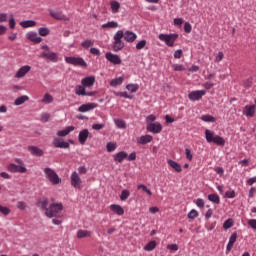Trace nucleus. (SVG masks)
Masks as SVG:
<instances>
[{
  "label": "nucleus",
  "mask_w": 256,
  "mask_h": 256,
  "mask_svg": "<svg viewBox=\"0 0 256 256\" xmlns=\"http://www.w3.org/2000/svg\"><path fill=\"white\" fill-rule=\"evenodd\" d=\"M31 71V66L25 65L22 66L14 75L15 79H23Z\"/></svg>",
  "instance_id": "4468645a"
},
{
  "label": "nucleus",
  "mask_w": 256,
  "mask_h": 256,
  "mask_svg": "<svg viewBox=\"0 0 256 256\" xmlns=\"http://www.w3.org/2000/svg\"><path fill=\"white\" fill-rule=\"evenodd\" d=\"M158 39L165 43L167 47H174L175 42L177 41V39H179V34H159Z\"/></svg>",
  "instance_id": "39448f33"
},
{
  "label": "nucleus",
  "mask_w": 256,
  "mask_h": 256,
  "mask_svg": "<svg viewBox=\"0 0 256 256\" xmlns=\"http://www.w3.org/2000/svg\"><path fill=\"white\" fill-rule=\"evenodd\" d=\"M155 247H157V242L152 240L144 246V251H153Z\"/></svg>",
  "instance_id": "e433bc0d"
},
{
  "label": "nucleus",
  "mask_w": 256,
  "mask_h": 256,
  "mask_svg": "<svg viewBox=\"0 0 256 256\" xmlns=\"http://www.w3.org/2000/svg\"><path fill=\"white\" fill-rule=\"evenodd\" d=\"M113 159L116 163H123L127 159V152L120 151L113 156Z\"/></svg>",
  "instance_id": "5701e85b"
},
{
  "label": "nucleus",
  "mask_w": 256,
  "mask_h": 256,
  "mask_svg": "<svg viewBox=\"0 0 256 256\" xmlns=\"http://www.w3.org/2000/svg\"><path fill=\"white\" fill-rule=\"evenodd\" d=\"M122 39H124L126 43H135V41H137V35L134 32L127 30L123 32Z\"/></svg>",
  "instance_id": "ddd939ff"
},
{
  "label": "nucleus",
  "mask_w": 256,
  "mask_h": 256,
  "mask_svg": "<svg viewBox=\"0 0 256 256\" xmlns=\"http://www.w3.org/2000/svg\"><path fill=\"white\" fill-rule=\"evenodd\" d=\"M243 115H245V117H255V105L245 106Z\"/></svg>",
  "instance_id": "4be33fe9"
},
{
  "label": "nucleus",
  "mask_w": 256,
  "mask_h": 256,
  "mask_svg": "<svg viewBox=\"0 0 256 256\" xmlns=\"http://www.w3.org/2000/svg\"><path fill=\"white\" fill-rule=\"evenodd\" d=\"M183 57V50L178 49L174 52V59H181Z\"/></svg>",
  "instance_id": "052dcab7"
},
{
  "label": "nucleus",
  "mask_w": 256,
  "mask_h": 256,
  "mask_svg": "<svg viewBox=\"0 0 256 256\" xmlns=\"http://www.w3.org/2000/svg\"><path fill=\"white\" fill-rule=\"evenodd\" d=\"M110 210L115 213L116 215H124L125 214V210L121 207V205H117V204H111L110 205Z\"/></svg>",
  "instance_id": "393cba45"
},
{
  "label": "nucleus",
  "mask_w": 256,
  "mask_h": 256,
  "mask_svg": "<svg viewBox=\"0 0 256 256\" xmlns=\"http://www.w3.org/2000/svg\"><path fill=\"white\" fill-rule=\"evenodd\" d=\"M86 237H91V232L89 230H78L77 231V238L78 239H85Z\"/></svg>",
  "instance_id": "7c9ffc66"
},
{
  "label": "nucleus",
  "mask_w": 256,
  "mask_h": 256,
  "mask_svg": "<svg viewBox=\"0 0 256 256\" xmlns=\"http://www.w3.org/2000/svg\"><path fill=\"white\" fill-rule=\"evenodd\" d=\"M81 85L86 89H91L95 85V76H88L81 80Z\"/></svg>",
  "instance_id": "dca6fc26"
},
{
  "label": "nucleus",
  "mask_w": 256,
  "mask_h": 256,
  "mask_svg": "<svg viewBox=\"0 0 256 256\" xmlns=\"http://www.w3.org/2000/svg\"><path fill=\"white\" fill-rule=\"evenodd\" d=\"M236 242H237V233H233V234L229 237V241H228V244H227V246H226V250L232 251L233 245H235Z\"/></svg>",
  "instance_id": "cd10ccee"
},
{
  "label": "nucleus",
  "mask_w": 256,
  "mask_h": 256,
  "mask_svg": "<svg viewBox=\"0 0 256 256\" xmlns=\"http://www.w3.org/2000/svg\"><path fill=\"white\" fill-rule=\"evenodd\" d=\"M197 217H199V212H197V210H195V209H192L188 213V219H197Z\"/></svg>",
  "instance_id": "864d4df0"
},
{
  "label": "nucleus",
  "mask_w": 256,
  "mask_h": 256,
  "mask_svg": "<svg viewBox=\"0 0 256 256\" xmlns=\"http://www.w3.org/2000/svg\"><path fill=\"white\" fill-rule=\"evenodd\" d=\"M65 61L68 63V65H73L74 67L87 68V62L81 57H65Z\"/></svg>",
  "instance_id": "423d86ee"
},
{
  "label": "nucleus",
  "mask_w": 256,
  "mask_h": 256,
  "mask_svg": "<svg viewBox=\"0 0 256 256\" xmlns=\"http://www.w3.org/2000/svg\"><path fill=\"white\" fill-rule=\"evenodd\" d=\"M201 120L204 121L205 123H215L216 121L215 117L211 115H202Z\"/></svg>",
  "instance_id": "c03bdc74"
},
{
  "label": "nucleus",
  "mask_w": 256,
  "mask_h": 256,
  "mask_svg": "<svg viewBox=\"0 0 256 256\" xmlns=\"http://www.w3.org/2000/svg\"><path fill=\"white\" fill-rule=\"evenodd\" d=\"M44 175L46 179L49 180L51 185H59L61 183V178L53 168H49V167L44 168Z\"/></svg>",
  "instance_id": "7ed1b4c3"
},
{
  "label": "nucleus",
  "mask_w": 256,
  "mask_h": 256,
  "mask_svg": "<svg viewBox=\"0 0 256 256\" xmlns=\"http://www.w3.org/2000/svg\"><path fill=\"white\" fill-rule=\"evenodd\" d=\"M87 91L85 90L83 85H77L75 88V93L80 96H85V93Z\"/></svg>",
  "instance_id": "a18cd8bd"
},
{
  "label": "nucleus",
  "mask_w": 256,
  "mask_h": 256,
  "mask_svg": "<svg viewBox=\"0 0 256 256\" xmlns=\"http://www.w3.org/2000/svg\"><path fill=\"white\" fill-rule=\"evenodd\" d=\"M71 131H75V126H67L64 130L57 132L58 137H67Z\"/></svg>",
  "instance_id": "bb28decb"
},
{
  "label": "nucleus",
  "mask_w": 256,
  "mask_h": 256,
  "mask_svg": "<svg viewBox=\"0 0 256 256\" xmlns=\"http://www.w3.org/2000/svg\"><path fill=\"white\" fill-rule=\"evenodd\" d=\"M114 123L118 129H126L127 128V123H125L124 120L122 119H114Z\"/></svg>",
  "instance_id": "4c0bfd02"
},
{
  "label": "nucleus",
  "mask_w": 256,
  "mask_h": 256,
  "mask_svg": "<svg viewBox=\"0 0 256 256\" xmlns=\"http://www.w3.org/2000/svg\"><path fill=\"white\" fill-rule=\"evenodd\" d=\"M17 208L20 209V211H25V209H27V204L23 201H19L17 203Z\"/></svg>",
  "instance_id": "5fc2aeb1"
},
{
  "label": "nucleus",
  "mask_w": 256,
  "mask_h": 256,
  "mask_svg": "<svg viewBox=\"0 0 256 256\" xmlns=\"http://www.w3.org/2000/svg\"><path fill=\"white\" fill-rule=\"evenodd\" d=\"M20 25L24 29H29V27H35L37 22L35 20H24L20 22Z\"/></svg>",
  "instance_id": "c85d7f7f"
},
{
  "label": "nucleus",
  "mask_w": 256,
  "mask_h": 256,
  "mask_svg": "<svg viewBox=\"0 0 256 256\" xmlns=\"http://www.w3.org/2000/svg\"><path fill=\"white\" fill-rule=\"evenodd\" d=\"M53 146L57 149H69V142H65L61 138L55 137L52 142Z\"/></svg>",
  "instance_id": "f8f14e48"
},
{
  "label": "nucleus",
  "mask_w": 256,
  "mask_h": 256,
  "mask_svg": "<svg viewBox=\"0 0 256 256\" xmlns=\"http://www.w3.org/2000/svg\"><path fill=\"white\" fill-rule=\"evenodd\" d=\"M105 57H106L107 61L112 63V65H121V57H119V55L113 54L111 52H107L105 54Z\"/></svg>",
  "instance_id": "9b49d317"
},
{
  "label": "nucleus",
  "mask_w": 256,
  "mask_h": 256,
  "mask_svg": "<svg viewBox=\"0 0 256 256\" xmlns=\"http://www.w3.org/2000/svg\"><path fill=\"white\" fill-rule=\"evenodd\" d=\"M27 39H29V41H32L33 43H41V41H43V38H41L37 32H28L26 34Z\"/></svg>",
  "instance_id": "412c9836"
},
{
  "label": "nucleus",
  "mask_w": 256,
  "mask_h": 256,
  "mask_svg": "<svg viewBox=\"0 0 256 256\" xmlns=\"http://www.w3.org/2000/svg\"><path fill=\"white\" fill-rule=\"evenodd\" d=\"M167 163L170 167H172V169H175L177 171V173H181V164H179L171 159L168 160Z\"/></svg>",
  "instance_id": "72a5a7b5"
},
{
  "label": "nucleus",
  "mask_w": 256,
  "mask_h": 256,
  "mask_svg": "<svg viewBox=\"0 0 256 256\" xmlns=\"http://www.w3.org/2000/svg\"><path fill=\"white\" fill-rule=\"evenodd\" d=\"M191 30H192L191 23L185 22V24H184V31H185V33H190Z\"/></svg>",
  "instance_id": "69168bd1"
},
{
  "label": "nucleus",
  "mask_w": 256,
  "mask_h": 256,
  "mask_svg": "<svg viewBox=\"0 0 256 256\" xmlns=\"http://www.w3.org/2000/svg\"><path fill=\"white\" fill-rule=\"evenodd\" d=\"M231 227H233V219H228L223 223V229L227 230V229H231Z\"/></svg>",
  "instance_id": "603ef678"
},
{
  "label": "nucleus",
  "mask_w": 256,
  "mask_h": 256,
  "mask_svg": "<svg viewBox=\"0 0 256 256\" xmlns=\"http://www.w3.org/2000/svg\"><path fill=\"white\" fill-rule=\"evenodd\" d=\"M208 200L211 201V203H215L216 205H219V203H221V198L217 194H209Z\"/></svg>",
  "instance_id": "f704fd0d"
},
{
  "label": "nucleus",
  "mask_w": 256,
  "mask_h": 256,
  "mask_svg": "<svg viewBox=\"0 0 256 256\" xmlns=\"http://www.w3.org/2000/svg\"><path fill=\"white\" fill-rule=\"evenodd\" d=\"M225 57V54L223 52H218V55L215 58V63H221Z\"/></svg>",
  "instance_id": "6e6d98bb"
},
{
  "label": "nucleus",
  "mask_w": 256,
  "mask_h": 256,
  "mask_svg": "<svg viewBox=\"0 0 256 256\" xmlns=\"http://www.w3.org/2000/svg\"><path fill=\"white\" fill-rule=\"evenodd\" d=\"M95 45V40L86 39L81 43V47L84 49H89V47H93Z\"/></svg>",
  "instance_id": "c9c22d12"
},
{
  "label": "nucleus",
  "mask_w": 256,
  "mask_h": 256,
  "mask_svg": "<svg viewBox=\"0 0 256 256\" xmlns=\"http://www.w3.org/2000/svg\"><path fill=\"white\" fill-rule=\"evenodd\" d=\"M147 45V40H140L137 44H136V49L137 51H141V49H145Z\"/></svg>",
  "instance_id": "8fccbe9b"
},
{
  "label": "nucleus",
  "mask_w": 256,
  "mask_h": 256,
  "mask_svg": "<svg viewBox=\"0 0 256 256\" xmlns=\"http://www.w3.org/2000/svg\"><path fill=\"white\" fill-rule=\"evenodd\" d=\"M7 170L10 173H27V167H25V164L16 165L12 163L7 166Z\"/></svg>",
  "instance_id": "1a4fd4ad"
},
{
  "label": "nucleus",
  "mask_w": 256,
  "mask_h": 256,
  "mask_svg": "<svg viewBox=\"0 0 256 256\" xmlns=\"http://www.w3.org/2000/svg\"><path fill=\"white\" fill-rule=\"evenodd\" d=\"M196 205H197V207H199L200 209H202V207H205V201H204L203 199H201V198H198V199L196 200Z\"/></svg>",
  "instance_id": "0e129e2a"
},
{
  "label": "nucleus",
  "mask_w": 256,
  "mask_h": 256,
  "mask_svg": "<svg viewBox=\"0 0 256 256\" xmlns=\"http://www.w3.org/2000/svg\"><path fill=\"white\" fill-rule=\"evenodd\" d=\"M42 103H44V105L53 103V96L49 93H46L42 99Z\"/></svg>",
  "instance_id": "58836bf2"
},
{
  "label": "nucleus",
  "mask_w": 256,
  "mask_h": 256,
  "mask_svg": "<svg viewBox=\"0 0 256 256\" xmlns=\"http://www.w3.org/2000/svg\"><path fill=\"white\" fill-rule=\"evenodd\" d=\"M26 101H29V96L23 95L15 99L14 105H16V107H19V105H23V103H25Z\"/></svg>",
  "instance_id": "c756f323"
},
{
  "label": "nucleus",
  "mask_w": 256,
  "mask_h": 256,
  "mask_svg": "<svg viewBox=\"0 0 256 256\" xmlns=\"http://www.w3.org/2000/svg\"><path fill=\"white\" fill-rule=\"evenodd\" d=\"M205 139L207 143H214V145H218L220 147L225 146V138L219 135H216L215 132L209 129L205 130Z\"/></svg>",
  "instance_id": "f257e3e1"
},
{
  "label": "nucleus",
  "mask_w": 256,
  "mask_h": 256,
  "mask_svg": "<svg viewBox=\"0 0 256 256\" xmlns=\"http://www.w3.org/2000/svg\"><path fill=\"white\" fill-rule=\"evenodd\" d=\"M40 57L42 59H48V61H52V63H57L59 56L55 52H43Z\"/></svg>",
  "instance_id": "f3484780"
},
{
  "label": "nucleus",
  "mask_w": 256,
  "mask_h": 256,
  "mask_svg": "<svg viewBox=\"0 0 256 256\" xmlns=\"http://www.w3.org/2000/svg\"><path fill=\"white\" fill-rule=\"evenodd\" d=\"M38 33L39 35H41V37H47V35H49L50 33V30L47 27H40L38 29Z\"/></svg>",
  "instance_id": "de8ad7c7"
},
{
  "label": "nucleus",
  "mask_w": 256,
  "mask_h": 256,
  "mask_svg": "<svg viewBox=\"0 0 256 256\" xmlns=\"http://www.w3.org/2000/svg\"><path fill=\"white\" fill-rule=\"evenodd\" d=\"M167 249H169V251H179V245H177V244H169L167 246Z\"/></svg>",
  "instance_id": "680f3d73"
},
{
  "label": "nucleus",
  "mask_w": 256,
  "mask_h": 256,
  "mask_svg": "<svg viewBox=\"0 0 256 256\" xmlns=\"http://www.w3.org/2000/svg\"><path fill=\"white\" fill-rule=\"evenodd\" d=\"M105 128V124H93L92 125V129H94V131H101V129Z\"/></svg>",
  "instance_id": "bf43d9fd"
},
{
  "label": "nucleus",
  "mask_w": 256,
  "mask_h": 256,
  "mask_svg": "<svg viewBox=\"0 0 256 256\" xmlns=\"http://www.w3.org/2000/svg\"><path fill=\"white\" fill-rule=\"evenodd\" d=\"M126 89L130 93H137L139 91V84H128L126 85Z\"/></svg>",
  "instance_id": "ea45409f"
},
{
  "label": "nucleus",
  "mask_w": 256,
  "mask_h": 256,
  "mask_svg": "<svg viewBox=\"0 0 256 256\" xmlns=\"http://www.w3.org/2000/svg\"><path fill=\"white\" fill-rule=\"evenodd\" d=\"M207 92L205 90H195L188 94V99L190 101H199L205 96Z\"/></svg>",
  "instance_id": "9d476101"
},
{
  "label": "nucleus",
  "mask_w": 256,
  "mask_h": 256,
  "mask_svg": "<svg viewBox=\"0 0 256 256\" xmlns=\"http://www.w3.org/2000/svg\"><path fill=\"white\" fill-rule=\"evenodd\" d=\"M126 159H128L129 161H135V159H137V153L132 152L129 155L127 154Z\"/></svg>",
  "instance_id": "e2e57ef3"
},
{
  "label": "nucleus",
  "mask_w": 256,
  "mask_h": 256,
  "mask_svg": "<svg viewBox=\"0 0 256 256\" xmlns=\"http://www.w3.org/2000/svg\"><path fill=\"white\" fill-rule=\"evenodd\" d=\"M115 149H117V143L108 142L106 144V150H107L108 153H113V151H115Z\"/></svg>",
  "instance_id": "79ce46f5"
},
{
  "label": "nucleus",
  "mask_w": 256,
  "mask_h": 256,
  "mask_svg": "<svg viewBox=\"0 0 256 256\" xmlns=\"http://www.w3.org/2000/svg\"><path fill=\"white\" fill-rule=\"evenodd\" d=\"M49 14L53 17V19H57L58 21H69V18H67L62 11L49 10Z\"/></svg>",
  "instance_id": "2eb2a0df"
},
{
  "label": "nucleus",
  "mask_w": 256,
  "mask_h": 256,
  "mask_svg": "<svg viewBox=\"0 0 256 256\" xmlns=\"http://www.w3.org/2000/svg\"><path fill=\"white\" fill-rule=\"evenodd\" d=\"M248 225L254 230L256 231V219H250L248 221Z\"/></svg>",
  "instance_id": "774afa93"
},
{
  "label": "nucleus",
  "mask_w": 256,
  "mask_h": 256,
  "mask_svg": "<svg viewBox=\"0 0 256 256\" xmlns=\"http://www.w3.org/2000/svg\"><path fill=\"white\" fill-rule=\"evenodd\" d=\"M97 107H98L97 103L82 104L78 108V111L79 113H87V111H93V109H97Z\"/></svg>",
  "instance_id": "a211bd4d"
},
{
  "label": "nucleus",
  "mask_w": 256,
  "mask_h": 256,
  "mask_svg": "<svg viewBox=\"0 0 256 256\" xmlns=\"http://www.w3.org/2000/svg\"><path fill=\"white\" fill-rule=\"evenodd\" d=\"M70 183L74 187V189H81V185L83 184V180H81V176L77 171H73L70 175Z\"/></svg>",
  "instance_id": "0eeeda50"
},
{
  "label": "nucleus",
  "mask_w": 256,
  "mask_h": 256,
  "mask_svg": "<svg viewBox=\"0 0 256 256\" xmlns=\"http://www.w3.org/2000/svg\"><path fill=\"white\" fill-rule=\"evenodd\" d=\"M224 197H225L226 199H235V197H236L235 190H233V189H231V188L228 189V190L225 192Z\"/></svg>",
  "instance_id": "37998d69"
},
{
  "label": "nucleus",
  "mask_w": 256,
  "mask_h": 256,
  "mask_svg": "<svg viewBox=\"0 0 256 256\" xmlns=\"http://www.w3.org/2000/svg\"><path fill=\"white\" fill-rule=\"evenodd\" d=\"M37 205L42 211H45V213H47V209H49V199L42 198L38 201Z\"/></svg>",
  "instance_id": "a878e982"
},
{
  "label": "nucleus",
  "mask_w": 256,
  "mask_h": 256,
  "mask_svg": "<svg viewBox=\"0 0 256 256\" xmlns=\"http://www.w3.org/2000/svg\"><path fill=\"white\" fill-rule=\"evenodd\" d=\"M49 119H51L50 113L44 112L41 114L40 121H42V123H47V121H49Z\"/></svg>",
  "instance_id": "3c124183"
},
{
  "label": "nucleus",
  "mask_w": 256,
  "mask_h": 256,
  "mask_svg": "<svg viewBox=\"0 0 256 256\" xmlns=\"http://www.w3.org/2000/svg\"><path fill=\"white\" fill-rule=\"evenodd\" d=\"M61 211H63L62 203H51L46 209L45 215L49 219H53V217H61Z\"/></svg>",
  "instance_id": "f03ea898"
},
{
  "label": "nucleus",
  "mask_w": 256,
  "mask_h": 256,
  "mask_svg": "<svg viewBox=\"0 0 256 256\" xmlns=\"http://www.w3.org/2000/svg\"><path fill=\"white\" fill-rule=\"evenodd\" d=\"M110 5L112 13H119V9H121V4L119 2L112 1Z\"/></svg>",
  "instance_id": "a19ab883"
},
{
  "label": "nucleus",
  "mask_w": 256,
  "mask_h": 256,
  "mask_svg": "<svg viewBox=\"0 0 256 256\" xmlns=\"http://www.w3.org/2000/svg\"><path fill=\"white\" fill-rule=\"evenodd\" d=\"M146 129L149 131V133H154V135H157L163 131V125H161L159 122H151L147 123Z\"/></svg>",
  "instance_id": "6e6552de"
},
{
  "label": "nucleus",
  "mask_w": 256,
  "mask_h": 256,
  "mask_svg": "<svg viewBox=\"0 0 256 256\" xmlns=\"http://www.w3.org/2000/svg\"><path fill=\"white\" fill-rule=\"evenodd\" d=\"M153 141V136L146 134L136 138V142L138 145H147V143H151Z\"/></svg>",
  "instance_id": "6ab92c4d"
},
{
  "label": "nucleus",
  "mask_w": 256,
  "mask_h": 256,
  "mask_svg": "<svg viewBox=\"0 0 256 256\" xmlns=\"http://www.w3.org/2000/svg\"><path fill=\"white\" fill-rule=\"evenodd\" d=\"M123 30H118L113 37V45H112V50L117 52V51H122V49L125 47V42H123Z\"/></svg>",
  "instance_id": "20e7f679"
},
{
  "label": "nucleus",
  "mask_w": 256,
  "mask_h": 256,
  "mask_svg": "<svg viewBox=\"0 0 256 256\" xmlns=\"http://www.w3.org/2000/svg\"><path fill=\"white\" fill-rule=\"evenodd\" d=\"M90 53H91V55H96V57H99L101 55V51L95 47L90 49Z\"/></svg>",
  "instance_id": "13d9d810"
},
{
  "label": "nucleus",
  "mask_w": 256,
  "mask_h": 256,
  "mask_svg": "<svg viewBox=\"0 0 256 256\" xmlns=\"http://www.w3.org/2000/svg\"><path fill=\"white\" fill-rule=\"evenodd\" d=\"M130 195H131V192H129V190H127V189L122 190V192L120 194V201H127V199H129Z\"/></svg>",
  "instance_id": "49530a36"
},
{
  "label": "nucleus",
  "mask_w": 256,
  "mask_h": 256,
  "mask_svg": "<svg viewBox=\"0 0 256 256\" xmlns=\"http://www.w3.org/2000/svg\"><path fill=\"white\" fill-rule=\"evenodd\" d=\"M87 139H89V130L83 129L78 134V141L80 145H84L85 143H87Z\"/></svg>",
  "instance_id": "aec40b11"
},
{
  "label": "nucleus",
  "mask_w": 256,
  "mask_h": 256,
  "mask_svg": "<svg viewBox=\"0 0 256 256\" xmlns=\"http://www.w3.org/2000/svg\"><path fill=\"white\" fill-rule=\"evenodd\" d=\"M119 27V23L115 21H110L105 24H102V29H117Z\"/></svg>",
  "instance_id": "473e14b6"
},
{
  "label": "nucleus",
  "mask_w": 256,
  "mask_h": 256,
  "mask_svg": "<svg viewBox=\"0 0 256 256\" xmlns=\"http://www.w3.org/2000/svg\"><path fill=\"white\" fill-rule=\"evenodd\" d=\"M123 81H125V78L123 76H120L118 78H114L111 80L110 85L111 87H118V85H122Z\"/></svg>",
  "instance_id": "2f4dec72"
},
{
  "label": "nucleus",
  "mask_w": 256,
  "mask_h": 256,
  "mask_svg": "<svg viewBox=\"0 0 256 256\" xmlns=\"http://www.w3.org/2000/svg\"><path fill=\"white\" fill-rule=\"evenodd\" d=\"M0 213L2 215H4L5 217H7V215H9L11 213V209H9V207H7V206H3L0 204Z\"/></svg>",
  "instance_id": "09e8293b"
},
{
  "label": "nucleus",
  "mask_w": 256,
  "mask_h": 256,
  "mask_svg": "<svg viewBox=\"0 0 256 256\" xmlns=\"http://www.w3.org/2000/svg\"><path fill=\"white\" fill-rule=\"evenodd\" d=\"M185 153H186V159H188V161H193V154L191 153V149L186 148Z\"/></svg>",
  "instance_id": "4d7b16f0"
},
{
  "label": "nucleus",
  "mask_w": 256,
  "mask_h": 256,
  "mask_svg": "<svg viewBox=\"0 0 256 256\" xmlns=\"http://www.w3.org/2000/svg\"><path fill=\"white\" fill-rule=\"evenodd\" d=\"M173 69L174 71H185V67H183L181 64H174Z\"/></svg>",
  "instance_id": "338daca9"
},
{
  "label": "nucleus",
  "mask_w": 256,
  "mask_h": 256,
  "mask_svg": "<svg viewBox=\"0 0 256 256\" xmlns=\"http://www.w3.org/2000/svg\"><path fill=\"white\" fill-rule=\"evenodd\" d=\"M28 151L35 157H43V150L37 146H28Z\"/></svg>",
  "instance_id": "b1692460"
}]
</instances>
